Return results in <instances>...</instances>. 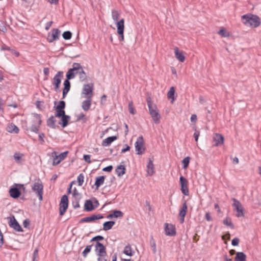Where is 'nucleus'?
I'll return each mask as SVG.
<instances>
[{"label": "nucleus", "mask_w": 261, "mask_h": 261, "mask_svg": "<svg viewBox=\"0 0 261 261\" xmlns=\"http://www.w3.org/2000/svg\"><path fill=\"white\" fill-rule=\"evenodd\" d=\"M224 137L220 134H216L213 138V141L215 143L214 146H218L224 143Z\"/></svg>", "instance_id": "obj_21"}, {"label": "nucleus", "mask_w": 261, "mask_h": 261, "mask_svg": "<svg viewBox=\"0 0 261 261\" xmlns=\"http://www.w3.org/2000/svg\"><path fill=\"white\" fill-rule=\"evenodd\" d=\"M62 36L65 40H69L72 37V33L71 32L67 31L63 33Z\"/></svg>", "instance_id": "obj_46"}, {"label": "nucleus", "mask_w": 261, "mask_h": 261, "mask_svg": "<svg viewBox=\"0 0 261 261\" xmlns=\"http://www.w3.org/2000/svg\"><path fill=\"white\" fill-rule=\"evenodd\" d=\"M115 224V222L113 221H106L103 224V230L107 231L111 229Z\"/></svg>", "instance_id": "obj_35"}, {"label": "nucleus", "mask_w": 261, "mask_h": 261, "mask_svg": "<svg viewBox=\"0 0 261 261\" xmlns=\"http://www.w3.org/2000/svg\"><path fill=\"white\" fill-rule=\"evenodd\" d=\"M240 240L238 238H235L231 241L232 245L234 246H238Z\"/></svg>", "instance_id": "obj_54"}, {"label": "nucleus", "mask_w": 261, "mask_h": 261, "mask_svg": "<svg viewBox=\"0 0 261 261\" xmlns=\"http://www.w3.org/2000/svg\"><path fill=\"white\" fill-rule=\"evenodd\" d=\"M126 168L124 165H119L118 166L115 171L118 175V176L120 177L122 176L125 173Z\"/></svg>", "instance_id": "obj_31"}, {"label": "nucleus", "mask_w": 261, "mask_h": 261, "mask_svg": "<svg viewBox=\"0 0 261 261\" xmlns=\"http://www.w3.org/2000/svg\"><path fill=\"white\" fill-rule=\"evenodd\" d=\"M63 77V72L58 71L55 75L53 80V85L54 86V89L58 91L60 88L62 79Z\"/></svg>", "instance_id": "obj_4"}, {"label": "nucleus", "mask_w": 261, "mask_h": 261, "mask_svg": "<svg viewBox=\"0 0 261 261\" xmlns=\"http://www.w3.org/2000/svg\"><path fill=\"white\" fill-rule=\"evenodd\" d=\"M92 247V245H87L86 247L85 250L82 252L83 256L84 257H86L87 255V254L90 252Z\"/></svg>", "instance_id": "obj_47"}, {"label": "nucleus", "mask_w": 261, "mask_h": 261, "mask_svg": "<svg viewBox=\"0 0 261 261\" xmlns=\"http://www.w3.org/2000/svg\"><path fill=\"white\" fill-rule=\"evenodd\" d=\"M175 58L180 62H183L185 60V56L182 51H180L177 47L174 49Z\"/></svg>", "instance_id": "obj_28"}, {"label": "nucleus", "mask_w": 261, "mask_h": 261, "mask_svg": "<svg viewBox=\"0 0 261 261\" xmlns=\"http://www.w3.org/2000/svg\"><path fill=\"white\" fill-rule=\"evenodd\" d=\"M64 88L63 90V98H64L70 89V82L68 80L64 82Z\"/></svg>", "instance_id": "obj_26"}, {"label": "nucleus", "mask_w": 261, "mask_h": 261, "mask_svg": "<svg viewBox=\"0 0 261 261\" xmlns=\"http://www.w3.org/2000/svg\"><path fill=\"white\" fill-rule=\"evenodd\" d=\"M45 137V135L43 133H41L39 135V140L41 144H43L44 142V138Z\"/></svg>", "instance_id": "obj_56"}, {"label": "nucleus", "mask_w": 261, "mask_h": 261, "mask_svg": "<svg viewBox=\"0 0 261 261\" xmlns=\"http://www.w3.org/2000/svg\"><path fill=\"white\" fill-rule=\"evenodd\" d=\"M32 190L38 197L39 200H42L43 194V186L42 185V181L40 180L39 179L37 181L34 183V184L32 186Z\"/></svg>", "instance_id": "obj_2"}, {"label": "nucleus", "mask_w": 261, "mask_h": 261, "mask_svg": "<svg viewBox=\"0 0 261 261\" xmlns=\"http://www.w3.org/2000/svg\"><path fill=\"white\" fill-rule=\"evenodd\" d=\"M29 224H30V221L28 219H25L23 222V225L24 227H25V228L28 227Z\"/></svg>", "instance_id": "obj_62"}, {"label": "nucleus", "mask_w": 261, "mask_h": 261, "mask_svg": "<svg viewBox=\"0 0 261 261\" xmlns=\"http://www.w3.org/2000/svg\"><path fill=\"white\" fill-rule=\"evenodd\" d=\"M91 96H90L89 97L87 98L86 100L82 102V107L84 111H88L89 110L91 105Z\"/></svg>", "instance_id": "obj_25"}, {"label": "nucleus", "mask_w": 261, "mask_h": 261, "mask_svg": "<svg viewBox=\"0 0 261 261\" xmlns=\"http://www.w3.org/2000/svg\"><path fill=\"white\" fill-rule=\"evenodd\" d=\"M84 159L85 162L88 163H90L91 162L90 160V155L89 154H85L84 155Z\"/></svg>", "instance_id": "obj_59"}, {"label": "nucleus", "mask_w": 261, "mask_h": 261, "mask_svg": "<svg viewBox=\"0 0 261 261\" xmlns=\"http://www.w3.org/2000/svg\"><path fill=\"white\" fill-rule=\"evenodd\" d=\"M219 34L223 37H227L228 36V34H227L225 30L224 29H221L219 32Z\"/></svg>", "instance_id": "obj_55"}, {"label": "nucleus", "mask_w": 261, "mask_h": 261, "mask_svg": "<svg viewBox=\"0 0 261 261\" xmlns=\"http://www.w3.org/2000/svg\"><path fill=\"white\" fill-rule=\"evenodd\" d=\"M223 224L225 225L229 226L231 228H234V225L231 222V219L228 217H227L225 219L223 220Z\"/></svg>", "instance_id": "obj_42"}, {"label": "nucleus", "mask_w": 261, "mask_h": 261, "mask_svg": "<svg viewBox=\"0 0 261 261\" xmlns=\"http://www.w3.org/2000/svg\"><path fill=\"white\" fill-rule=\"evenodd\" d=\"M105 179V176H97L95 178V182L92 187H95V189L98 190L100 186L103 184Z\"/></svg>", "instance_id": "obj_23"}, {"label": "nucleus", "mask_w": 261, "mask_h": 261, "mask_svg": "<svg viewBox=\"0 0 261 261\" xmlns=\"http://www.w3.org/2000/svg\"><path fill=\"white\" fill-rule=\"evenodd\" d=\"M197 120V116L195 114H193L191 117V121L192 122L195 123Z\"/></svg>", "instance_id": "obj_63"}, {"label": "nucleus", "mask_w": 261, "mask_h": 261, "mask_svg": "<svg viewBox=\"0 0 261 261\" xmlns=\"http://www.w3.org/2000/svg\"><path fill=\"white\" fill-rule=\"evenodd\" d=\"M174 94H175V89L174 87H171L170 88L169 91H168L167 93V97L169 99H172V101L175 100V98L174 97Z\"/></svg>", "instance_id": "obj_37"}, {"label": "nucleus", "mask_w": 261, "mask_h": 261, "mask_svg": "<svg viewBox=\"0 0 261 261\" xmlns=\"http://www.w3.org/2000/svg\"><path fill=\"white\" fill-rule=\"evenodd\" d=\"M120 13L118 10H113L112 11V18H113V20L116 22V23H117V22L119 21L118 20L119 17L120 16Z\"/></svg>", "instance_id": "obj_38"}, {"label": "nucleus", "mask_w": 261, "mask_h": 261, "mask_svg": "<svg viewBox=\"0 0 261 261\" xmlns=\"http://www.w3.org/2000/svg\"><path fill=\"white\" fill-rule=\"evenodd\" d=\"M7 130L9 133L16 134L18 133L19 130L18 127L12 123L8 125Z\"/></svg>", "instance_id": "obj_32"}, {"label": "nucleus", "mask_w": 261, "mask_h": 261, "mask_svg": "<svg viewBox=\"0 0 261 261\" xmlns=\"http://www.w3.org/2000/svg\"><path fill=\"white\" fill-rule=\"evenodd\" d=\"M194 137L196 142L198 141L199 136L200 135V132L197 130L196 128L195 129V132L194 133Z\"/></svg>", "instance_id": "obj_53"}, {"label": "nucleus", "mask_w": 261, "mask_h": 261, "mask_svg": "<svg viewBox=\"0 0 261 261\" xmlns=\"http://www.w3.org/2000/svg\"><path fill=\"white\" fill-rule=\"evenodd\" d=\"M150 245L152 248L153 253L154 254L156 253V243H155V242L152 236H151L150 237Z\"/></svg>", "instance_id": "obj_40"}, {"label": "nucleus", "mask_w": 261, "mask_h": 261, "mask_svg": "<svg viewBox=\"0 0 261 261\" xmlns=\"http://www.w3.org/2000/svg\"><path fill=\"white\" fill-rule=\"evenodd\" d=\"M242 22L247 27L257 28L260 25V18L256 15L247 14L241 17Z\"/></svg>", "instance_id": "obj_1"}, {"label": "nucleus", "mask_w": 261, "mask_h": 261, "mask_svg": "<svg viewBox=\"0 0 261 261\" xmlns=\"http://www.w3.org/2000/svg\"><path fill=\"white\" fill-rule=\"evenodd\" d=\"M114 217L115 218H121L123 217L124 214L120 211L115 210L113 211Z\"/></svg>", "instance_id": "obj_43"}, {"label": "nucleus", "mask_w": 261, "mask_h": 261, "mask_svg": "<svg viewBox=\"0 0 261 261\" xmlns=\"http://www.w3.org/2000/svg\"><path fill=\"white\" fill-rule=\"evenodd\" d=\"M188 206L186 201L182 203V207H181L179 216L180 217V220L181 223H183L185 220V217L187 214Z\"/></svg>", "instance_id": "obj_19"}, {"label": "nucleus", "mask_w": 261, "mask_h": 261, "mask_svg": "<svg viewBox=\"0 0 261 261\" xmlns=\"http://www.w3.org/2000/svg\"><path fill=\"white\" fill-rule=\"evenodd\" d=\"M9 224L10 227L13 228L15 230L18 232L23 231L22 228L21 226L19 225L18 222L17 221L16 219L14 216L12 218H10V221L9 222Z\"/></svg>", "instance_id": "obj_13"}, {"label": "nucleus", "mask_w": 261, "mask_h": 261, "mask_svg": "<svg viewBox=\"0 0 261 261\" xmlns=\"http://www.w3.org/2000/svg\"><path fill=\"white\" fill-rule=\"evenodd\" d=\"M104 239V238L101 236H95L94 237H93L91 240V242H93V241H102Z\"/></svg>", "instance_id": "obj_52"}, {"label": "nucleus", "mask_w": 261, "mask_h": 261, "mask_svg": "<svg viewBox=\"0 0 261 261\" xmlns=\"http://www.w3.org/2000/svg\"><path fill=\"white\" fill-rule=\"evenodd\" d=\"M66 107L65 102L63 100H61L59 102L58 105L57 106H55L54 108L56 111V113L55 115V117H59L61 116L62 114H64L65 113V111L64 110Z\"/></svg>", "instance_id": "obj_8"}, {"label": "nucleus", "mask_w": 261, "mask_h": 261, "mask_svg": "<svg viewBox=\"0 0 261 261\" xmlns=\"http://www.w3.org/2000/svg\"><path fill=\"white\" fill-rule=\"evenodd\" d=\"M93 84L84 85L83 89V94L86 95V98L89 97L90 96H91L92 98L93 96Z\"/></svg>", "instance_id": "obj_15"}, {"label": "nucleus", "mask_w": 261, "mask_h": 261, "mask_svg": "<svg viewBox=\"0 0 261 261\" xmlns=\"http://www.w3.org/2000/svg\"><path fill=\"white\" fill-rule=\"evenodd\" d=\"M154 122L156 124H159L161 118L160 114L158 110L152 111L149 113Z\"/></svg>", "instance_id": "obj_24"}, {"label": "nucleus", "mask_w": 261, "mask_h": 261, "mask_svg": "<svg viewBox=\"0 0 261 261\" xmlns=\"http://www.w3.org/2000/svg\"><path fill=\"white\" fill-rule=\"evenodd\" d=\"M233 203L232 204L233 206L235 208L236 211H237V214H236V216L237 217H244V209L242 207V205L241 202L235 198H233Z\"/></svg>", "instance_id": "obj_9"}, {"label": "nucleus", "mask_w": 261, "mask_h": 261, "mask_svg": "<svg viewBox=\"0 0 261 261\" xmlns=\"http://www.w3.org/2000/svg\"><path fill=\"white\" fill-rule=\"evenodd\" d=\"M205 218L207 221H212L213 220L209 212H207L205 214Z\"/></svg>", "instance_id": "obj_60"}, {"label": "nucleus", "mask_w": 261, "mask_h": 261, "mask_svg": "<svg viewBox=\"0 0 261 261\" xmlns=\"http://www.w3.org/2000/svg\"><path fill=\"white\" fill-rule=\"evenodd\" d=\"M123 253L128 256H132L133 253L132 252V247L130 245H127L124 247Z\"/></svg>", "instance_id": "obj_41"}, {"label": "nucleus", "mask_w": 261, "mask_h": 261, "mask_svg": "<svg viewBox=\"0 0 261 261\" xmlns=\"http://www.w3.org/2000/svg\"><path fill=\"white\" fill-rule=\"evenodd\" d=\"M128 108L129 112L131 114L134 115L136 114V111L134 107L133 102L132 101H130L129 102Z\"/></svg>", "instance_id": "obj_44"}, {"label": "nucleus", "mask_w": 261, "mask_h": 261, "mask_svg": "<svg viewBox=\"0 0 261 261\" xmlns=\"http://www.w3.org/2000/svg\"><path fill=\"white\" fill-rule=\"evenodd\" d=\"M95 207L94 206L91 200H87L84 204V211L86 212H91L95 209Z\"/></svg>", "instance_id": "obj_27"}, {"label": "nucleus", "mask_w": 261, "mask_h": 261, "mask_svg": "<svg viewBox=\"0 0 261 261\" xmlns=\"http://www.w3.org/2000/svg\"><path fill=\"white\" fill-rule=\"evenodd\" d=\"M53 22L52 21H49L48 22H47L46 23V25H45V30H48L49 29V28H50V27L51 26L52 24H53Z\"/></svg>", "instance_id": "obj_61"}, {"label": "nucleus", "mask_w": 261, "mask_h": 261, "mask_svg": "<svg viewBox=\"0 0 261 261\" xmlns=\"http://www.w3.org/2000/svg\"><path fill=\"white\" fill-rule=\"evenodd\" d=\"M52 156L53 157V166L57 165L60 163L61 160L59 159V158L57 157V152L56 151L52 152Z\"/></svg>", "instance_id": "obj_39"}, {"label": "nucleus", "mask_w": 261, "mask_h": 261, "mask_svg": "<svg viewBox=\"0 0 261 261\" xmlns=\"http://www.w3.org/2000/svg\"><path fill=\"white\" fill-rule=\"evenodd\" d=\"M68 206V198L66 195H64L61 199L60 203V215L63 216Z\"/></svg>", "instance_id": "obj_5"}, {"label": "nucleus", "mask_w": 261, "mask_h": 261, "mask_svg": "<svg viewBox=\"0 0 261 261\" xmlns=\"http://www.w3.org/2000/svg\"><path fill=\"white\" fill-rule=\"evenodd\" d=\"M68 153L69 152L68 151L63 152L60 153L59 155H57V157H58L59 159L61 160L62 161L67 157Z\"/></svg>", "instance_id": "obj_50"}, {"label": "nucleus", "mask_w": 261, "mask_h": 261, "mask_svg": "<svg viewBox=\"0 0 261 261\" xmlns=\"http://www.w3.org/2000/svg\"><path fill=\"white\" fill-rule=\"evenodd\" d=\"M235 261H246V255L243 252H237L236 256L234 258Z\"/></svg>", "instance_id": "obj_34"}, {"label": "nucleus", "mask_w": 261, "mask_h": 261, "mask_svg": "<svg viewBox=\"0 0 261 261\" xmlns=\"http://www.w3.org/2000/svg\"><path fill=\"white\" fill-rule=\"evenodd\" d=\"M14 186L15 187L10 188L9 193L11 197L16 199L18 198L21 194L19 188H22L24 190L25 187L23 185L21 184H15Z\"/></svg>", "instance_id": "obj_3"}, {"label": "nucleus", "mask_w": 261, "mask_h": 261, "mask_svg": "<svg viewBox=\"0 0 261 261\" xmlns=\"http://www.w3.org/2000/svg\"><path fill=\"white\" fill-rule=\"evenodd\" d=\"M84 176L83 174L81 173L79 175L77 176V182L78 185L80 186H82L83 182H84Z\"/></svg>", "instance_id": "obj_49"}, {"label": "nucleus", "mask_w": 261, "mask_h": 261, "mask_svg": "<svg viewBox=\"0 0 261 261\" xmlns=\"http://www.w3.org/2000/svg\"><path fill=\"white\" fill-rule=\"evenodd\" d=\"M72 205L74 208H79L80 207L79 200H76L75 201H73Z\"/></svg>", "instance_id": "obj_57"}, {"label": "nucleus", "mask_w": 261, "mask_h": 261, "mask_svg": "<svg viewBox=\"0 0 261 261\" xmlns=\"http://www.w3.org/2000/svg\"><path fill=\"white\" fill-rule=\"evenodd\" d=\"M35 118L36 119V121H38V125L33 124L30 127V130L33 132L37 134L39 132V128L40 125L41 124L42 121L41 120V116L40 115L37 114L35 116Z\"/></svg>", "instance_id": "obj_22"}, {"label": "nucleus", "mask_w": 261, "mask_h": 261, "mask_svg": "<svg viewBox=\"0 0 261 261\" xmlns=\"http://www.w3.org/2000/svg\"><path fill=\"white\" fill-rule=\"evenodd\" d=\"M117 139V137L113 136L109 137L102 141V145L103 146H109L111 143L116 140Z\"/></svg>", "instance_id": "obj_29"}, {"label": "nucleus", "mask_w": 261, "mask_h": 261, "mask_svg": "<svg viewBox=\"0 0 261 261\" xmlns=\"http://www.w3.org/2000/svg\"><path fill=\"white\" fill-rule=\"evenodd\" d=\"M95 251L98 256H106L107 254L105 247L99 242L95 245Z\"/></svg>", "instance_id": "obj_14"}, {"label": "nucleus", "mask_w": 261, "mask_h": 261, "mask_svg": "<svg viewBox=\"0 0 261 261\" xmlns=\"http://www.w3.org/2000/svg\"><path fill=\"white\" fill-rule=\"evenodd\" d=\"M165 234L168 236H175L176 234V229L175 226L168 223H165Z\"/></svg>", "instance_id": "obj_12"}, {"label": "nucleus", "mask_w": 261, "mask_h": 261, "mask_svg": "<svg viewBox=\"0 0 261 261\" xmlns=\"http://www.w3.org/2000/svg\"><path fill=\"white\" fill-rule=\"evenodd\" d=\"M57 117L61 118V121L59 122V124L61 125L62 127L64 128L68 125V122L70 119V116L67 115L65 113L64 114H62L61 116Z\"/></svg>", "instance_id": "obj_20"}, {"label": "nucleus", "mask_w": 261, "mask_h": 261, "mask_svg": "<svg viewBox=\"0 0 261 261\" xmlns=\"http://www.w3.org/2000/svg\"><path fill=\"white\" fill-rule=\"evenodd\" d=\"M77 65L76 63H74L72 64V68L69 69L66 73V79L69 81L70 80L73 79L75 77V70L79 69L78 67H76Z\"/></svg>", "instance_id": "obj_18"}, {"label": "nucleus", "mask_w": 261, "mask_h": 261, "mask_svg": "<svg viewBox=\"0 0 261 261\" xmlns=\"http://www.w3.org/2000/svg\"><path fill=\"white\" fill-rule=\"evenodd\" d=\"M60 32V31L58 29H53L51 32L48 34L47 37V41L49 43H51L58 40Z\"/></svg>", "instance_id": "obj_6"}, {"label": "nucleus", "mask_w": 261, "mask_h": 261, "mask_svg": "<svg viewBox=\"0 0 261 261\" xmlns=\"http://www.w3.org/2000/svg\"><path fill=\"white\" fill-rule=\"evenodd\" d=\"M0 31L3 32H5L7 31L6 27L3 24H0Z\"/></svg>", "instance_id": "obj_64"}, {"label": "nucleus", "mask_w": 261, "mask_h": 261, "mask_svg": "<svg viewBox=\"0 0 261 261\" xmlns=\"http://www.w3.org/2000/svg\"><path fill=\"white\" fill-rule=\"evenodd\" d=\"M76 64L77 65L76 67H78L79 69L75 70V74H78L80 81L83 82L86 80L87 75L81 65L79 63H76Z\"/></svg>", "instance_id": "obj_16"}, {"label": "nucleus", "mask_w": 261, "mask_h": 261, "mask_svg": "<svg viewBox=\"0 0 261 261\" xmlns=\"http://www.w3.org/2000/svg\"><path fill=\"white\" fill-rule=\"evenodd\" d=\"M147 174L149 176L152 175L154 173V165L152 161H151V160H149V162L148 163V164L147 165Z\"/></svg>", "instance_id": "obj_33"}, {"label": "nucleus", "mask_w": 261, "mask_h": 261, "mask_svg": "<svg viewBox=\"0 0 261 261\" xmlns=\"http://www.w3.org/2000/svg\"><path fill=\"white\" fill-rule=\"evenodd\" d=\"M179 182L181 187V191L185 195L188 196L189 194V189L188 187V181L184 176H181L179 178Z\"/></svg>", "instance_id": "obj_7"}, {"label": "nucleus", "mask_w": 261, "mask_h": 261, "mask_svg": "<svg viewBox=\"0 0 261 261\" xmlns=\"http://www.w3.org/2000/svg\"><path fill=\"white\" fill-rule=\"evenodd\" d=\"M103 216L100 214L97 215H93L90 217H85L80 220V223L90 222L96 220L102 219Z\"/></svg>", "instance_id": "obj_17"}, {"label": "nucleus", "mask_w": 261, "mask_h": 261, "mask_svg": "<svg viewBox=\"0 0 261 261\" xmlns=\"http://www.w3.org/2000/svg\"><path fill=\"white\" fill-rule=\"evenodd\" d=\"M146 102H147V106H148V107L149 109V113H150V112H151L152 110V111L158 110L155 104L152 103L150 97H147Z\"/></svg>", "instance_id": "obj_30"}, {"label": "nucleus", "mask_w": 261, "mask_h": 261, "mask_svg": "<svg viewBox=\"0 0 261 261\" xmlns=\"http://www.w3.org/2000/svg\"><path fill=\"white\" fill-rule=\"evenodd\" d=\"M135 149L137 154L141 155L144 153L145 148L143 147V140L142 137H139L137 141L136 142Z\"/></svg>", "instance_id": "obj_10"}, {"label": "nucleus", "mask_w": 261, "mask_h": 261, "mask_svg": "<svg viewBox=\"0 0 261 261\" xmlns=\"http://www.w3.org/2000/svg\"><path fill=\"white\" fill-rule=\"evenodd\" d=\"M117 33L120 35L119 40H124V20L121 19L117 23Z\"/></svg>", "instance_id": "obj_11"}, {"label": "nucleus", "mask_w": 261, "mask_h": 261, "mask_svg": "<svg viewBox=\"0 0 261 261\" xmlns=\"http://www.w3.org/2000/svg\"><path fill=\"white\" fill-rule=\"evenodd\" d=\"M113 169V166L112 165H109L106 167L103 168L102 171L105 172H111Z\"/></svg>", "instance_id": "obj_58"}, {"label": "nucleus", "mask_w": 261, "mask_h": 261, "mask_svg": "<svg viewBox=\"0 0 261 261\" xmlns=\"http://www.w3.org/2000/svg\"><path fill=\"white\" fill-rule=\"evenodd\" d=\"M81 120H84V122L86 121V116L83 113H81L77 116L76 121H79Z\"/></svg>", "instance_id": "obj_51"}, {"label": "nucleus", "mask_w": 261, "mask_h": 261, "mask_svg": "<svg viewBox=\"0 0 261 261\" xmlns=\"http://www.w3.org/2000/svg\"><path fill=\"white\" fill-rule=\"evenodd\" d=\"M23 156V154L20 153L16 152L14 154V158L17 163H20V160Z\"/></svg>", "instance_id": "obj_48"}, {"label": "nucleus", "mask_w": 261, "mask_h": 261, "mask_svg": "<svg viewBox=\"0 0 261 261\" xmlns=\"http://www.w3.org/2000/svg\"><path fill=\"white\" fill-rule=\"evenodd\" d=\"M190 158L189 156H187L182 161V163L183 164V168L184 169H187L189 166L190 163Z\"/></svg>", "instance_id": "obj_45"}, {"label": "nucleus", "mask_w": 261, "mask_h": 261, "mask_svg": "<svg viewBox=\"0 0 261 261\" xmlns=\"http://www.w3.org/2000/svg\"><path fill=\"white\" fill-rule=\"evenodd\" d=\"M54 116H51L47 120V126L52 128H55L56 127L55 124L56 120L54 119Z\"/></svg>", "instance_id": "obj_36"}]
</instances>
